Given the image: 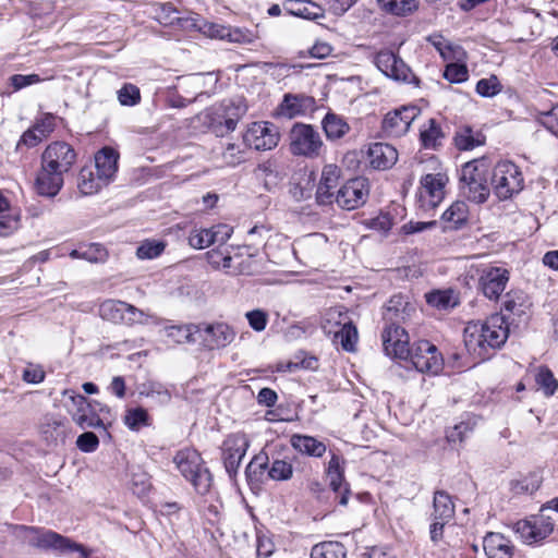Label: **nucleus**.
I'll return each instance as SVG.
<instances>
[{
  "instance_id": "obj_55",
  "label": "nucleus",
  "mask_w": 558,
  "mask_h": 558,
  "mask_svg": "<svg viewBox=\"0 0 558 558\" xmlns=\"http://www.w3.org/2000/svg\"><path fill=\"white\" fill-rule=\"evenodd\" d=\"M189 243L192 247L197 250H202L210 246L211 244H215L211 228L192 231L189 236Z\"/></svg>"
},
{
  "instance_id": "obj_25",
  "label": "nucleus",
  "mask_w": 558,
  "mask_h": 558,
  "mask_svg": "<svg viewBox=\"0 0 558 558\" xmlns=\"http://www.w3.org/2000/svg\"><path fill=\"white\" fill-rule=\"evenodd\" d=\"M415 312L414 305L408 302L402 294H396L387 302L384 311V319L388 325H400Z\"/></svg>"
},
{
  "instance_id": "obj_44",
  "label": "nucleus",
  "mask_w": 558,
  "mask_h": 558,
  "mask_svg": "<svg viewBox=\"0 0 558 558\" xmlns=\"http://www.w3.org/2000/svg\"><path fill=\"white\" fill-rule=\"evenodd\" d=\"M529 307L526 296L521 291L508 292L502 302V310L517 316L525 314Z\"/></svg>"
},
{
  "instance_id": "obj_36",
  "label": "nucleus",
  "mask_w": 558,
  "mask_h": 558,
  "mask_svg": "<svg viewBox=\"0 0 558 558\" xmlns=\"http://www.w3.org/2000/svg\"><path fill=\"white\" fill-rule=\"evenodd\" d=\"M323 130L327 140L337 141L347 135L350 131V125L347 121L332 112H328L322 121Z\"/></svg>"
},
{
  "instance_id": "obj_60",
  "label": "nucleus",
  "mask_w": 558,
  "mask_h": 558,
  "mask_svg": "<svg viewBox=\"0 0 558 558\" xmlns=\"http://www.w3.org/2000/svg\"><path fill=\"white\" fill-rule=\"evenodd\" d=\"M222 158L226 165L236 166L244 160V150L240 145L229 143L222 151Z\"/></svg>"
},
{
  "instance_id": "obj_62",
  "label": "nucleus",
  "mask_w": 558,
  "mask_h": 558,
  "mask_svg": "<svg viewBox=\"0 0 558 558\" xmlns=\"http://www.w3.org/2000/svg\"><path fill=\"white\" fill-rule=\"evenodd\" d=\"M245 317L248 322L250 327L260 332L265 330L268 323V314L263 310H253L245 314Z\"/></svg>"
},
{
  "instance_id": "obj_18",
  "label": "nucleus",
  "mask_w": 558,
  "mask_h": 558,
  "mask_svg": "<svg viewBox=\"0 0 558 558\" xmlns=\"http://www.w3.org/2000/svg\"><path fill=\"white\" fill-rule=\"evenodd\" d=\"M384 351L388 356L408 360L410 338L400 325H387L381 335Z\"/></svg>"
},
{
  "instance_id": "obj_34",
  "label": "nucleus",
  "mask_w": 558,
  "mask_h": 558,
  "mask_svg": "<svg viewBox=\"0 0 558 558\" xmlns=\"http://www.w3.org/2000/svg\"><path fill=\"white\" fill-rule=\"evenodd\" d=\"M441 218L446 229H460L468 221L469 207L465 202L457 201L450 205Z\"/></svg>"
},
{
  "instance_id": "obj_13",
  "label": "nucleus",
  "mask_w": 558,
  "mask_h": 558,
  "mask_svg": "<svg viewBox=\"0 0 558 558\" xmlns=\"http://www.w3.org/2000/svg\"><path fill=\"white\" fill-rule=\"evenodd\" d=\"M449 179L446 173H428L420 181L418 202L424 210L434 209L445 198V187Z\"/></svg>"
},
{
  "instance_id": "obj_49",
  "label": "nucleus",
  "mask_w": 558,
  "mask_h": 558,
  "mask_svg": "<svg viewBox=\"0 0 558 558\" xmlns=\"http://www.w3.org/2000/svg\"><path fill=\"white\" fill-rule=\"evenodd\" d=\"M541 486V478L537 474H529L520 480L511 482V490L514 494H533Z\"/></svg>"
},
{
  "instance_id": "obj_12",
  "label": "nucleus",
  "mask_w": 558,
  "mask_h": 558,
  "mask_svg": "<svg viewBox=\"0 0 558 558\" xmlns=\"http://www.w3.org/2000/svg\"><path fill=\"white\" fill-rule=\"evenodd\" d=\"M412 365L421 373L436 375L444 366V360L436 345L427 340H421L410 349L409 357Z\"/></svg>"
},
{
  "instance_id": "obj_37",
  "label": "nucleus",
  "mask_w": 558,
  "mask_h": 558,
  "mask_svg": "<svg viewBox=\"0 0 558 558\" xmlns=\"http://www.w3.org/2000/svg\"><path fill=\"white\" fill-rule=\"evenodd\" d=\"M197 324L171 325L165 327L166 336L175 343H194L197 341Z\"/></svg>"
},
{
  "instance_id": "obj_30",
  "label": "nucleus",
  "mask_w": 558,
  "mask_h": 558,
  "mask_svg": "<svg viewBox=\"0 0 558 558\" xmlns=\"http://www.w3.org/2000/svg\"><path fill=\"white\" fill-rule=\"evenodd\" d=\"M119 154L111 147H104L95 155L96 172L109 184L118 171Z\"/></svg>"
},
{
  "instance_id": "obj_28",
  "label": "nucleus",
  "mask_w": 558,
  "mask_h": 558,
  "mask_svg": "<svg viewBox=\"0 0 558 558\" xmlns=\"http://www.w3.org/2000/svg\"><path fill=\"white\" fill-rule=\"evenodd\" d=\"M290 445L298 453L311 458H322L327 451L324 441L304 434H293L290 437Z\"/></svg>"
},
{
  "instance_id": "obj_22",
  "label": "nucleus",
  "mask_w": 558,
  "mask_h": 558,
  "mask_svg": "<svg viewBox=\"0 0 558 558\" xmlns=\"http://www.w3.org/2000/svg\"><path fill=\"white\" fill-rule=\"evenodd\" d=\"M69 433V422L64 417L47 414L39 424L41 439L48 446L63 445Z\"/></svg>"
},
{
  "instance_id": "obj_39",
  "label": "nucleus",
  "mask_w": 558,
  "mask_h": 558,
  "mask_svg": "<svg viewBox=\"0 0 558 558\" xmlns=\"http://www.w3.org/2000/svg\"><path fill=\"white\" fill-rule=\"evenodd\" d=\"M70 257L85 259L89 263H105L108 258L107 250L98 243H90L70 252Z\"/></svg>"
},
{
  "instance_id": "obj_52",
  "label": "nucleus",
  "mask_w": 558,
  "mask_h": 558,
  "mask_svg": "<svg viewBox=\"0 0 558 558\" xmlns=\"http://www.w3.org/2000/svg\"><path fill=\"white\" fill-rule=\"evenodd\" d=\"M124 424L132 430H138L142 426L147 425L148 414L143 408L128 409L124 415Z\"/></svg>"
},
{
  "instance_id": "obj_54",
  "label": "nucleus",
  "mask_w": 558,
  "mask_h": 558,
  "mask_svg": "<svg viewBox=\"0 0 558 558\" xmlns=\"http://www.w3.org/2000/svg\"><path fill=\"white\" fill-rule=\"evenodd\" d=\"M20 228V214L12 209L0 214V236H8Z\"/></svg>"
},
{
  "instance_id": "obj_26",
  "label": "nucleus",
  "mask_w": 558,
  "mask_h": 558,
  "mask_svg": "<svg viewBox=\"0 0 558 558\" xmlns=\"http://www.w3.org/2000/svg\"><path fill=\"white\" fill-rule=\"evenodd\" d=\"M367 160L372 168L386 170L398 160L397 149L386 143H373L367 149Z\"/></svg>"
},
{
  "instance_id": "obj_9",
  "label": "nucleus",
  "mask_w": 558,
  "mask_h": 558,
  "mask_svg": "<svg viewBox=\"0 0 558 558\" xmlns=\"http://www.w3.org/2000/svg\"><path fill=\"white\" fill-rule=\"evenodd\" d=\"M323 327L328 335H332V341L339 343L344 351H354L357 330L345 313H342L339 308H330L326 313Z\"/></svg>"
},
{
  "instance_id": "obj_17",
  "label": "nucleus",
  "mask_w": 558,
  "mask_h": 558,
  "mask_svg": "<svg viewBox=\"0 0 558 558\" xmlns=\"http://www.w3.org/2000/svg\"><path fill=\"white\" fill-rule=\"evenodd\" d=\"M421 110L416 106H403L392 112H388L383 120V131L392 137L404 135L412 122L420 116Z\"/></svg>"
},
{
  "instance_id": "obj_10",
  "label": "nucleus",
  "mask_w": 558,
  "mask_h": 558,
  "mask_svg": "<svg viewBox=\"0 0 558 558\" xmlns=\"http://www.w3.org/2000/svg\"><path fill=\"white\" fill-rule=\"evenodd\" d=\"M324 147L317 130L311 124L295 123L290 131V151L294 156L316 158Z\"/></svg>"
},
{
  "instance_id": "obj_64",
  "label": "nucleus",
  "mask_w": 558,
  "mask_h": 558,
  "mask_svg": "<svg viewBox=\"0 0 558 558\" xmlns=\"http://www.w3.org/2000/svg\"><path fill=\"white\" fill-rule=\"evenodd\" d=\"M538 121L544 128L558 137V105L554 106L549 111L539 113Z\"/></svg>"
},
{
  "instance_id": "obj_16",
  "label": "nucleus",
  "mask_w": 558,
  "mask_h": 558,
  "mask_svg": "<svg viewBox=\"0 0 558 558\" xmlns=\"http://www.w3.org/2000/svg\"><path fill=\"white\" fill-rule=\"evenodd\" d=\"M250 446V441L244 434L235 433L227 436L223 440L221 450L226 471L230 476L235 475Z\"/></svg>"
},
{
  "instance_id": "obj_40",
  "label": "nucleus",
  "mask_w": 558,
  "mask_h": 558,
  "mask_svg": "<svg viewBox=\"0 0 558 558\" xmlns=\"http://www.w3.org/2000/svg\"><path fill=\"white\" fill-rule=\"evenodd\" d=\"M347 550L340 542L327 541L313 546L311 558H345Z\"/></svg>"
},
{
  "instance_id": "obj_42",
  "label": "nucleus",
  "mask_w": 558,
  "mask_h": 558,
  "mask_svg": "<svg viewBox=\"0 0 558 558\" xmlns=\"http://www.w3.org/2000/svg\"><path fill=\"white\" fill-rule=\"evenodd\" d=\"M157 20L163 25H179L183 28L194 26L192 20L182 17L180 12L170 3H166L161 7L160 12L157 15Z\"/></svg>"
},
{
  "instance_id": "obj_41",
  "label": "nucleus",
  "mask_w": 558,
  "mask_h": 558,
  "mask_svg": "<svg viewBox=\"0 0 558 558\" xmlns=\"http://www.w3.org/2000/svg\"><path fill=\"white\" fill-rule=\"evenodd\" d=\"M124 306V301L106 300L99 305V315L110 323L123 324Z\"/></svg>"
},
{
  "instance_id": "obj_31",
  "label": "nucleus",
  "mask_w": 558,
  "mask_h": 558,
  "mask_svg": "<svg viewBox=\"0 0 558 558\" xmlns=\"http://www.w3.org/2000/svg\"><path fill=\"white\" fill-rule=\"evenodd\" d=\"M208 264L215 269H223L230 274H250V271L244 267L243 263H239L234 265V259L236 257L231 256V254L225 248H214L206 253Z\"/></svg>"
},
{
  "instance_id": "obj_61",
  "label": "nucleus",
  "mask_w": 558,
  "mask_h": 558,
  "mask_svg": "<svg viewBox=\"0 0 558 558\" xmlns=\"http://www.w3.org/2000/svg\"><path fill=\"white\" fill-rule=\"evenodd\" d=\"M476 92L483 97H493L500 92V85L496 76L482 78L476 84Z\"/></svg>"
},
{
  "instance_id": "obj_43",
  "label": "nucleus",
  "mask_w": 558,
  "mask_h": 558,
  "mask_svg": "<svg viewBox=\"0 0 558 558\" xmlns=\"http://www.w3.org/2000/svg\"><path fill=\"white\" fill-rule=\"evenodd\" d=\"M379 7L387 13L404 16L417 9L416 0H378Z\"/></svg>"
},
{
  "instance_id": "obj_50",
  "label": "nucleus",
  "mask_w": 558,
  "mask_h": 558,
  "mask_svg": "<svg viewBox=\"0 0 558 558\" xmlns=\"http://www.w3.org/2000/svg\"><path fill=\"white\" fill-rule=\"evenodd\" d=\"M535 381L546 396H553L558 388V380L547 367H541L538 369Z\"/></svg>"
},
{
  "instance_id": "obj_5",
  "label": "nucleus",
  "mask_w": 558,
  "mask_h": 558,
  "mask_svg": "<svg viewBox=\"0 0 558 558\" xmlns=\"http://www.w3.org/2000/svg\"><path fill=\"white\" fill-rule=\"evenodd\" d=\"M173 462L180 473L194 486L195 490L205 495L211 486V475L203 464L201 454L192 448L179 450Z\"/></svg>"
},
{
  "instance_id": "obj_46",
  "label": "nucleus",
  "mask_w": 558,
  "mask_h": 558,
  "mask_svg": "<svg viewBox=\"0 0 558 558\" xmlns=\"http://www.w3.org/2000/svg\"><path fill=\"white\" fill-rule=\"evenodd\" d=\"M484 143L482 135L474 136L470 128H464L457 132L454 136V145L459 150H470Z\"/></svg>"
},
{
  "instance_id": "obj_56",
  "label": "nucleus",
  "mask_w": 558,
  "mask_h": 558,
  "mask_svg": "<svg viewBox=\"0 0 558 558\" xmlns=\"http://www.w3.org/2000/svg\"><path fill=\"white\" fill-rule=\"evenodd\" d=\"M444 77L450 83H462L469 77L468 68L461 63H449L444 71Z\"/></svg>"
},
{
  "instance_id": "obj_7",
  "label": "nucleus",
  "mask_w": 558,
  "mask_h": 558,
  "mask_svg": "<svg viewBox=\"0 0 558 558\" xmlns=\"http://www.w3.org/2000/svg\"><path fill=\"white\" fill-rule=\"evenodd\" d=\"M14 534L23 543L41 549L68 551L78 548V545L71 544L66 537L51 530L27 525H15Z\"/></svg>"
},
{
  "instance_id": "obj_27",
  "label": "nucleus",
  "mask_w": 558,
  "mask_h": 558,
  "mask_svg": "<svg viewBox=\"0 0 558 558\" xmlns=\"http://www.w3.org/2000/svg\"><path fill=\"white\" fill-rule=\"evenodd\" d=\"M208 34L213 38L235 44H252L257 38L256 34L247 28L231 27L219 24H211L208 28Z\"/></svg>"
},
{
  "instance_id": "obj_20",
  "label": "nucleus",
  "mask_w": 558,
  "mask_h": 558,
  "mask_svg": "<svg viewBox=\"0 0 558 558\" xmlns=\"http://www.w3.org/2000/svg\"><path fill=\"white\" fill-rule=\"evenodd\" d=\"M509 281V271L504 267H485L480 276L478 284L483 294L489 300H498Z\"/></svg>"
},
{
  "instance_id": "obj_23",
  "label": "nucleus",
  "mask_w": 558,
  "mask_h": 558,
  "mask_svg": "<svg viewBox=\"0 0 558 558\" xmlns=\"http://www.w3.org/2000/svg\"><path fill=\"white\" fill-rule=\"evenodd\" d=\"M340 170L336 165H326L316 191V199L320 205H329L335 201V190L338 186Z\"/></svg>"
},
{
  "instance_id": "obj_11",
  "label": "nucleus",
  "mask_w": 558,
  "mask_h": 558,
  "mask_svg": "<svg viewBox=\"0 0 558 558\" xmlns=\"http://www.w3.org/2000/svg\"><path fill=\"white\" fill-rule=\"evenodd\" d=\"M279 138L278 128L267 121L251 123L243 135L245 145L259 151L274 149L278 145Z\"/></svg>"
},
{
  "instance_id": "obj_1",
  "label": "nucleus",
  "mask_w": 558,
  "mask_h": 558,
  "mask_svg": "<svg viewBox=\"0 0 558 558\" xmlns=\"http://www.w3.org/2000/svg\"><path fill=\"white\" fill-rule=\"evenodd\" d=\"M76 151L66 142L50 143L40 156V169L35 180L36 192L46 197H54L64 184V175L76 162Z\"/></svg>"
},
{
  "instance_id": "obj_63",
  "label": "nucleus",
  "mask_w": 558,
  "mask_h": 558,
  "mask_svg": "<svg viewBox=\"0 0 558 558\" xmlns=\"http://www.w3.org/2000/svg\"><path fill=\"white\" fill-rule=\"evenodd\" d=\"M327 242V239L322 233H312L307 234L303 239L299 241V248L303 252L311 253L315 248H318L323 245H325Z\"/></svg>"
},
{
  "instance_id": "obj_57",
  "label": "nucleus",
  "mask_w": 558,
  "mask_h": 558,
  "mask_svg": "<svg viewBox=\"0 0 558 558\" xmlns=\"http://www.w3.org/2000/svg\"><path fill=\"white\" fill-rule=\"evenodd\" d=\"M426 301L430 306L439 310H445L453 306L456 303L452 302L451 291H434L426 295Z\"/></svg>"
},
{
  "instance_id": "obj_4",
  "label": "nucleus",
  "mask_w": 558,
  "mask_h": 558,
  "mask_svg": "<svg viewBox=\"0 0 558 558\" xmlns=\"http://www.w3.org/2000/svg\"><path fill=\"white\" fill-rule=\"evenodd\" d=\"M64 396H69L72 408L70 413L73 421L82 428H100L101 433L110 437L106 427V420L108 418L110 410L107 405L97 401H89L83 395H76L73 390H65Z\"/></svg>"
},
{
  "instance_id": "obj_19",
  "label": "nucleus",
  "mask_w": 558,
  "mask_h": 558,
  "mask_svg": "<svg viewBox=\"0 0 558 558\" xmlns=\"http://www.w3.org/2000/svg\"><path fill=\"white\" fill-rule=\"evenodd\" d=\"M515 530L522 541L531 545L549 536L554 531V522L541 513L529 520L519 521Z\"/></svg>"
},
{
  "instance_id": "obj_38",
  "label": "nucleus",
  "mask_w": 558,
  "mask_h": 558,
  "mask_svg": "<svg viewBox=\"0 0 558 558\" xmlns=\"http://www.w3.org/2000/svg\"><path fill=\"white\" fill-rule=\"evenodd\" d=\"M221 105L227 116V132H232L235 130L238 122L246 113L247 106L241 98L223 100Z\"/></svg>"
},
{
  "instance_id": "obj_53",
  "label": "nucleus",
  "mask_w": 558,
  "mask_h": 558,
  "mask_svg": "<svg viewBox=\"0 0 558 558\" xmlns=\"http://www.w3.org/2000/svg\"><path fill=\"white\" fill-rule=\"evenodd\" d=\"M293 475V466L290 462L284 460H275L272 461L269 470L268 476L274 481H288Z\"/></svg>"
},
{
  "instance_id": "obj_3",
  "label": "nucleus",
  "mask_w": 558,
  "mask_h": 558,
  "mask_svg": "<svg viewBox=\"0 0 558 558\" xmlns=\"http://www.w3.org/2000/svg\"><path fill=\"white\" fill-rule=\"evenodd\" d=\"M489 165L485 158L465 162L460 171V192L470 202L485 203L490 195L487 183Z\"/></svg>"
},
{
  "instance_id": "obj_29",
  "label": "nucleus",
  "mask_w": 558,
  "mask_h": 558,
  "mask_svg": "<svg viewBox=\"0 0 558 558\" xmlns=\"http://www.w3.org/2000/svg\"><path fill=\"white\" fill-rule=\"evenodd\" d=\"M483 548L488 558H511L514 547L502 534L489 532L483 539Z\"/></svg>"
},
{
  "instance_id": "obj_32",
  "label": "nucleus",
  "mask_w": 558,
  "mask_h": 558,
  "mask_svg": "<svg viewBox=\"0 0 558 558\" xmlns=\"http://www.w3.org/2000/svg\"><path fill=\"white\" fill-rule=\"evenodd\" d=\"M444 138L445 133L442 132L440 124L435 119H428L421 125L420 141L422 147L425 149H438L442 145Z\"/></svg>"
},
{
  "instance_id": "obj_58",
  "label": "nucleus",
  "mask_w": 558,
  "mask_h": 558,
  "mask_svg": "<svg viewBox=\"0 0 558 558\" xmlns=\"http://www.w3.org/2000/svg\"><path fill=\"white\" fill-rule=\"evenodd\" d=\"M118 99L122 106H134L140 102L141 94L137 86L124 84L118 92Z\"/></svg>"
},
{
  "instance_id": "obj_6",
  "label": "nucleus",
  "mask_w": 558,
  "mask_h": 558,
  "mask_svg": "<svg viewBox=\"0 0 558 558\" xmlns=\"http://www.w3.org/2000/svg\"><path fill=\"white\" fill-rule=\"evenodd\" d=\"M523 174L511 161L498 162L492 172L490 185L499 201L511 198L523 189Z\"/></svg>"
},
{
  "instance_id": "obj_24",
  "label": "nucleus",
  "mask_w": 558,
  "mask_h": 558,
  "mask_svg": "<svg viewBox=\"0 0 558 558\" xmlns=\"http://www.w3.org/2000/svg\"><path fill=\"white\" fill-rule=\"evenodd\" d=\"M54 126V117L50 113L44 114L40 119L36 120L32 128L22 134L17 147L21 145H25L28 148L37 146L53 132Z\"/></svg>"
},
{
  "instance_id": "obj_2",
  "label": "nucleus",
  "mask_w": 558,
  "mask_h": 558,
  "mask_svg": "<svg viewBox=\"0 0 558 558\" xmlns=\"http://www.w3.org/2000/svg\"><path fill=\"white\" fill-rule=\"evenodd\" d=\"M509 336V328L504 315L495 314L485 322H471L464 328V343L468 351L485 360L489 351L499 349Z\"/></svg>"
},
{
  "instance_id": "obj_14",
  "label": "nucleus",
  "mask_w": 558,
  "mask_h": 558,
  "mask_svg": "<svg viewBox=\"0 0 558 558\" xmlns=\"http://www.w3.org/2000/svg\"><path fill=\"white\" fill-rule=\"evenodd\" d=\"M368 194V180L363 177H357L347 181L337 190L333 202L342 209L353 210L366 203Z\"/></svg>"
},
{
  "instance_id": "obj_15",
  "label": "nucleus",
  "mask_w": 558,
  "mask_h": 558,
  "mask_svg": "<svg viewBox=\"0 0 558 558\" xmlns=\"http://www.w3.org/2000/svg\"><path fill=\"white\" fill-rule=\"evenodd\" d=\"M197 340L208 350L221 349L230 344L235 337V332L226 323L197 324Z\"/></svg>"
},
{
  "instance_id": "obj_59",
  "label": "nucleus",
  "mask_w": 558,
  "mask_h": 558,
  "mask_svg": "<svg viewBox=\"0 0 558 558\" xmlns=\"http://www.w3.org/2000/svg\"><path fill=\"white\" fill-rule=\"evenodd\" d=\"M268 460V456L265 452H259L258 454H256L246 466V476L250 478H252L253 476L257 478L259 475L263 474V472L267 468Z\"/></svg>"
},
{
  "instance_id": "obj_33",
  "label": "nucleus",
  "mask_w": 558,
  "mask_h": 558,
  "mask_svg": "<svg viewBox=\"0 0 558 558\" xmlns=\"http://www.w3.org/2000/svg\"><path fill=\"white\" fill-rule=\"evenodd\" d=\"M456 513L454 504L451 496L445 490H436L433 497L432 520L450 521Z\"/></svg>"
},
{
  "instance_id": "obj_8",
  "label": "nucleus",
  "mask_w": 558,
  "mask_h": 558,
  "mask_svg": "<svg viewBox=\"0 0 558 558\" xmlns=\"http://www.w3.org/2000/svg\"><path fill=\"white\" fill-rule=\"evenodd\" d=\"M373 63L386 77L399 82L420 86V78L402 58L390 49H381L373 57Z\"/></svg>"
},
{
  "instance_id": "obj_47",
  "label": "nucleus",
  "mask_w": 558,
  "mask_h": 558,
  "mask_svg": "<svg viewBox=\"0 0 558 558\" xmlns=\"http://www.w3.org/2000/svg\"><path fill=\"white\" fill-rule=\"evenodd\" d=\"M206 117L209 121V128L217 135H225L227 132V116L223 106L220 104L217 107L211 108Z\"/></svg>"
},
{
  "instance_id": "obj_45",
  "label": "nucleus",
  "mask_w": 558,
  "mask_h": 558,
  "mask_svg": "<svg viewBox=\"0 0 558 558\" xmlns=\"http://www.w3.org/2000/svg\"><path fill=\"white\" fill-rule=\"evenodd\" d=\"M306 100L307 97L303 95L287 94L280 105V113L288 118H294L304 112Z\"/></svg>"
},
{
  "instance_id": "obj_51",
  "label": "nucleus",
  "mask_w": 558,
  "mask_h": 558,
  "mask_svg": "<svg viewBox=\"0 0 558 558\" xmlns=\"http://www.w3.org/2000/svg\"><path fill=\"white\" fill-rule=\"evenodd\" d=\"M166 245L162 241L146 240L141 243L136 250V256L140 259H153L158 257L165 250Z\"/></svg>"
},
{
  "instance_id": "obj_48",
  "label": "nucleus",
  "mask_w": 558,
  "mask_h": 558,
  "mask_svg": "<svg viewBox=\"0 0 558 558\" xmlns=\"http://www.w3.org/2000/svg\"><path fill=\"white\" fill-rule=\"evenodd\" d=\"M154 316L151 314L125 302L122 325H145L148 324L149 319H151Z\"/></svg>"
},
{
  "instance_id": "obj_21",
  "label": "nucleus",
  "mask_w": 558,
  "mask_h": 558,
  "mask_svg": "<svg viewBox=\"0 0 558 558\" xmlns=\"http://www.w3.org/2000/svg\"><path fill=\"white\" fill-rule=\"evenodd\" d=\"M343 463L344 461L339 454L331 452L325 472L329 480V486L336 494L339 504L347 506L350 490L344 481Z\"/></svg>"
},
{
  "instance_id": "obj_35",
  "label": "nucleus",
  "mask_w": 558,
  "mask_h": 558,
  "mask_svg": "<svg viewBox=\"0 0 558 558\" xmlns=\"http://www.w3.org/2000/svg\"><path fill=\"white\" fill-rule=\"evenodd\" d=\"M108 183L90 167H83L78 173L77 186L83 195H93Z\"/></svg>"
}]
</instances>
